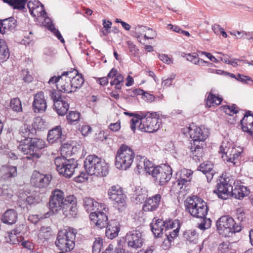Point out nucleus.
<instances>
[{
  "instance_id": "obj_1",
  "label": "nucleus",
  "mask_w": 253,
  "mask_h": 253,
  "mask_svg": "<svg viewBox=\"0 0 253 253\" xmlns=\"http://www.w3.org/2000/svg\"><path fill=\"white\" fill-rule=\"evenodd\" d=\"M19 133L22 139L18 141V149L23 154L27 155L28 160H35L41 158L45 147V142L42 139L36 137L37 131L28 128L27 126L20 127Z\"/></svg>"
},
{
  "instance_id": "obj_60",
  "label": "nucleus",
  "mask_w": 253,
  "mask_h": 253,
  "mask_svg": "<svg viewBox=\"0 0 253 253\" xmlns=\"http://www.w3.org/2000/svg\"><path fill=\"white\" fill-rule=\"evenodd\" d=\"M173 239L174 238H164L162 245L163 249L164 250L168 249L170 247L171 242Z\"/></svg>"
},
{
  "instance_id": "obj_39",
  "label": "nucleus",
  "mask_w": 253,
  "mask_h": 253,
  "mask_svg": "<svg viewBox=\"0 0 253 253\" xmlns=\"http://www.w3.org/2000/svg\"><path fill=\"white\" fill-rule=\"evenodd\" d=\"M123 83L124 77L121 74H119L117 76L110 81V84L112 86L115 85V88L117 90L122 88Z\"/></svg>"
},
{
  "instance_id": "obj_38",
  "label": "nucleus",
  "mask_w": 253,
  "mask_h": 253,
  "mask_svg": "<svg viewBox=\"0 0 253 253\" xmlns=\"http://www.w3.org/2000/svg\"><path fill=\"white\" fill-rule=\"evenodd\" d=\"M141 113L142 112H140V114L130 113L128 112H125L124 113L125 114H126V115L131 117H134V118L131 119L130 120V127L131 130L133 131V132H135L136 125L139 123V120L142 116Z\"/></svg>"
},
{
  "instance_id": "obj_31",
  "label": "nucleus",
  "mask_w": 253,
  "mask_h": 253,
  "mask_svg": "<svg viewBox=\"0 0 253 253\" xmlns=\"http://www.w3.org/2000/svg\"><path fill=\"white\" fill-rule=\"evenodd\" d=\"M164 229L165 222L162 219H158L154 224L151 225V230L155 237H160L161 235L163 234Z\"/></svg>"
},
{
  "instance_id": "obj_18",
  "label": "nucleus",
  "mask_w": 253,
  "mask_h": 253,
  "mask_svg": "<svg viewBox=\"0 0 253 253\" xmlns=\"http://www.w3.org/2000/svg\"><path fill=\"white\" fill-rule=\"evenodd\" d=\"M89 217L90 220L95 223L96 226L100 229L105 228L108 225V216L103 211H97L91 212Z\"/></svg>"
},
{
  "instance_id": "obj_57",
  "label": "nucleus",
  "mask_w": 253,
  "mask_h": 253,
  "mask_svg": "<svg viewBox=\"0 0 253 253\" xmlns=\"http://www.w3.org/2000/svg\"><path fill=\"white\" fill-rule=\"evenodd\" d=\"M193 171L190 169H184L181 171L180 175L186 179H189V181H191L192 179V175Z\"/></svg>"
},
{
  "instance_id": "obj_27",
  "label": "nucleus",
  "mask_w": 253,
  "mask_h": 253,
  "mask_svg": "<svg viewBox=\"0 0 253 253\" xmlns=\"http://www.w3.org/2000/svg\"><path fill=\"white\" fill-rule=\"evenodd\" d=\"M2 170L3 172L2 178L4 180H10L11 178H14L17 176V167L15 166H4L2 167Z\"/></svg>"
},
{
  "instance_id": "obj_52",
  "label": "nucleus",
  "mask_w": 253,
  "mask_h": 253,
  "mask_svg": "<svg viewBox=\"0 0 253 253\" xmlns=\"http://www.w3.org/2000/svg\"><path fill=\"white\" fill-rule=\"evenodd\" d=\"M41 236L43 237H48L51 236V229L50 227H42L41 228Z\"/></svg>"
},
{
  "instance_id": "obj_32",
  "label": "nucleus",
  "mask_w": 253,
  "mask_h": 253,
  "mask_svg": "<svg viewBox=\"0 0 253 253\" xmlns=\"http://www.w3.org/2000/svg\"><path fill=\"white\" fill-rule=\"evenodd\" d=\"M14 9L24 10L28 0H2Z\"/></svg>"
},
{
  "instance_id": "obj_34",
  "label": "nucleus",
  "mask_w": 253,
  "mask_h": 253,
  "mask_svg": "<svg viewBox=\"0 0 253 253\" xmlns=\"http://www.w3.org/2000/svg\"><path fill=\"white\" fill-rule=\"evenodd\" d=\"M9 56L10 53L8 46L4 42L0 41V63L6 61Z\"/></svg>"
},
{
  "instance_id": "obj_48",
  "label": "nucleus",
  "mask_w": 253,
  "mask_h": 253,
  "mask_svg": "<svg viewBox=\"0 0 253 253\" xmlns=\"http://www.w3.org/2000/svg\"><path fill=\"white\" fill-rule=\"evenodd\" d=\"M73 148L71 145L64 143L61 145L60 150L61 154H65L66 156L71 154V149Z\"/></svg>"
},
{
  "instance_id": "obj_13",
  "label": "nucleus",
  "mask_w": 253,
  "mask_h": 253,
  "mask_svg": "<svg viewBox=\"0 0 253 253\" xmlns=\"http://www.w3.org/2000/svg\"><path fill=\"white\" fill-rule=\"evenodd\" d=\"M51 180V176L50 175L44 174L35 170L32 174L31 182L36 187L44 188L49 185Z\"/></svg>"
},
{
  "instance_id": "obj_62",
  "label": "nucleus",
  "mask_w": 253,
  "mask_h": 253,
  "mask_svg": "<svg viewBox=\"0 0 253 253\" xmlns=\"http://www.w3.org/2000/svg\"><path fill=\"white\" fill-rule=\"evenodd\" d=\"M252 116L253 119V114H252V112L251 111H247L244 114V117L243 119L240 121V124L241 125H243V124H245V125H247L248 123L246 122L247 121V118H248L249 117Z\"/></svg>"
},
{
  "instance_id": "obj_9",
  "label": "nucleus",
  "mask_w": 253,
  "mask_h": 253,
  "mask_svg": "<svg viewBox=\"0 0 253 253\" xmlns=\"http://www.w3.org/2000/svg\"><path fill=\"white\" fill-rule=\"evenodd\" d=\"M77 204V199L74 195H70L65 197L64 194L62 207L63 214L69 218L76 217L78 214Z\"/></svg>"
},
{
  "instance_id": "obj_14",
  "label": "nucleus",
  "mask_w": 253,
  "mask_h": 253,
  "mask_svg": "<svg viewBox=\"0 0 253 253\" xmlns=\"http://www.w3.org/2000/svg\"><path fill=\"white\" fill-rule=\"evenodd\" d=\"M165 234L167 237H176L178 235L180 223L178 219H167L165 221Z\"/></svg>"
},
{
  "instance_id": "obj_8",
  "label": "nucleus",
  "mask_w": 253,
  "mask_h": 253,
  "mask_svg": "<svg viewBox=\"0 0 253 253\" xmlns=\"http://www.w3.org/2000/svg\"><path fill=\"white\" fill-rule=\"evenodd\" d=\"M108 195L109 199L114 202V206L120 211L125 210L126 206V196L120 186L117 185L111 186L108 191Z\"/></svg>"
},
{
  "instance_id": "obj_51",
  "label": "nucleus",
  "mask_w": 253,
  "mask_h": 253,
  "mask_svg": "<svg viewBox=\"0 0 253 253\" xmlns=\"http://www.w3.org/2000/svg\"><path fill=\"white\" fill-rule=\"evenodd\" d=\"M230 250V244L229 242H223L220 244L218 247V253H226Z\"/></svg>"
},
{
  "instance_id": "obj_33",
  "label": "nucleus",
  "mask_w": 253,
  "mask_h": 253,
  "mask_svg": "<svg viewBox=\"0 0 253 253\" xmlns=\"http://www.w3.org/2000/svg\"><path fill=\"white\" fill-rule=\"evenodd\" d=\"M77 234L76 229L67 226L59 231L57 237H75Z\"/></svg>"
},
{
  "instance_id": "obj_35",
  "label": "nucleus",
  "mask_w": 253,
  "mask_h": 253,
  "mask_svg": "<svg viewBox=\"0 0 253 253\" xmlns=\"http://www.w3.org/2000/svg\"><path fill=\"white\" fill-rule=\"evenodd\" d=\"M98 205V202L90 197H85L83 199V205L88 212L94 210Z\"/></svg>"
},
{
  "instance_id": "obj_11",
  "label": "nucleus",
  "mask_w": 253,
  "mask_h": 253,
  "mask_svg": "<svg viewBox=\"0 0 253 253\" xmlns=\"http://www.w3.org/2000/svg\"><path fill=\"white\" fill-rule=\"evenodd\" d=\"M234 224V219L229 215L220 217L216 222L217 230L222 237H230L232 226Z\"/></svg>"
},
{
  "instance_id": "obj_3",
  "label": "nucleus",
  "mask_w": 253,
  "mask_h": 253,
  "mask_svg": "<svg viewBox=\"0 0 253 253\" xmlns=\"http://www.w3.org/2000/svg\"><path fill=\"white\" fill-rule=\"evenodd\" d=\"M186 210L193 216L199 218H205L207 214L208 208L207 203L201 198L196 196L189 197L185 201ZM208 221L205 222L206 228L210 227L211 220L210 218L207 219Z\"/></svg>"
},
{
  "instance_id": "obj_63",
  "label": "nucleus",
  "mask_w": 253,
  "mask_h": 253,
  "mask_svg": "<svg viewBox=\"0 0 253 253\" xmlns=\"http://www.w3.org/2000/svg\"><path fill=\"white\" fill-rule=\"evenodd\" d=\"M142 98L144 99L145 100L149 101V102H152L154 101L155 100V96L149 93L146 92L144 91V93L142 94Z\"/></svg>"
},
{
  "instance_id": "obj_20",
  "label": "nucleus",
  "mask_w": 253,
  "mask_h": 253,
  "mask_svg": "<svg viewBox=\"0 0 253 253\" xmlns=\"http://www.w3.org/2000/svg\"><path fill=\"white\" fill-rule=\"evenodd\" d=\"M100 157L95 155H90L87 156L84 161V168L88 174L92 175L94 169L97 165Z\"/></svg>"
},
{
  "instance_id": "obj_15",
  "label": "nucleus",
  "mask_w": 253,
  "mask_h": 253,
  "mask_svg": "<svg viewBox=\"0 0 253 253\" xmlns=\"http://www.w3.org/2000/svg\"><path fill=\"white\" fill-rule=\"evenodd\" d=\"M72 73L73 72H64L61 74V80L58 84H56V87L58 89L57 91H59L60 93H71L74 92L71 82L72 76H66Z\"/></svg>"
},
{
  "instance_id": "obj_47",
  "label": "nucleus",
  "mask_w": 253,
  "mask_h": 253,
  "mask_svg": "<svg viewBox=\"0 0 253 253\" xmlns=\"http://www.w3.org/2000/svg\"><path fill=\"white\" fill-rule=\"evenodd\" d=\"M120 228L118 226L115 225L108 228L106 231V236L108 237L110 235L112 237H117L118 236V233Z\"/></svg>"
},
{
  "instance_id": "obj_41",
  "label": "nucleus",
  "mask_w": 253,
  "mask_h": 253,
  "mask_svg": "<svg viewBox=\"0 0 253 253\" xmlns=\"http://www.w3.org/2000/svg\"><path fill=\"white\" fill-rule=\"evenodd\" d=\"M127 241L129 247L134 249H137L142 246L143 241L142 238H129Z\"/></svg>"
},
{
  "instance_id": "obj_43",
  "label": "nucleus",
  "mask_w": 253,
  "mask_h": 253,
  "mask_svg": "<svg viewBox=\"0 0 253 253\" xmlns=\"http://www.w3.org/2000/svg\"><path fill=\"white\" fill-rule=\"evenodd\" d=\"M191 181H189V179H186L185 177H183L180 175L179 178L176 180V183L177 186L179 187L180 189H183V190L187 191V189L186 188L189 184H190Z\"/></svg>"
},
{
  "instance_id": "obj_4",
  "label": "nucleus",
  "mask_w": 253,
  "mask_h": 253,
  "mask_svg": "<svg viewBox=\"0 0 253 253\" xmlns=\"http://www.w3.org/2000/svg\"><path fill=\"white\" fill-rule=\"evenodd\" d=\"M135 153L129 146L122 144L118 150L115 157V166L120 169L126 170L132 165Z\"/></svg>"
},
{
  "instance_id": "obj_50",
  "label": "nucleus",
  "mask_w": 253,
  "mask_h": 253,
  "mask_svg": "<svg viewBox=\"0 0 253 253\" xmlns=\"http://www.w3.org/2000/svg\"><path fill=\"white\" fill-rule=\"evenodd\" d=\"M224 109H225V113L229 115H231L230 114L231 113L236 114L239 112L238 110L236 109V105L234 104H232L231 106H225Z\"/></svg>"
},
{
  "instance_id": "obj_36",
  "label": "nucleus",
  "mask_w": 253,
  "mask_h": 253,
  "mask_svg": "<svg viewBox=\"0 0 253 253\" xmlns=\"http://www.w3.org/2000/svg\"><path fill=\"white\" fill-rule=\"evenodd\" d=\"M3 22V29L9 30H13L17 26V22L13 17H10L2 20Z\"/></svg>"
},
{
  "instance_id": "obj_23",
  "label": "nucleus",
  "mask_w": 253,
  "mask_h": 253,
  "mask_svg": "<svg viewBox=\"0 0 253 253\" xmlns=\"http://www.w3.org/2000/svg\"><path fill=\"white\" fill-rule=\"evenodd\" d=\"M62 131L61 126H57L51 130H49L47 139L49 142L53 143L54 142H61Z\"/></svg>"
},
{
  "instance_id": "obj_7",
  "label": "nucleus",
  "mask_w": 253,
  "mask_h": 253,
  "mask_svg": "<svg viewBox=\"0 0 253 253\" xmlns=\"http://www.w3.org/2000/svg\"><path fill=\"white\" fill-rule=\"evenodd\" d=\"M54 163L57 171L66 178H70L78 167L76 160L73 158L68 159L65 156L56 157Z\"/></svg>"
},
{
  "instance_id": "obj_53",
  "label": "nucleus",
  "mask_w": 253,
  "mask_h": 253,
  "mask_svg": "<svg viewBox=\"0 0 253 253\" xmlns=\"http://www.w3.org/2000/svg\"><path fill=\"white\" fill-rule=\"evenodd\" d=\"M143 236L142 233L140 232L139 229H135L130 231L126 234V237H142Z\"/></svg>"
},
{
  "instance_id": "obj_24",
  "label": "nucleus",
  "mask_w": 253,
  "mask_h": 253,
  "mask_svg": "<svg viewBox=\"0 0 253 253\" xmlns=\"http://www.w3.org/2000/svg\"><path fill=\"white\" fill-rule=\"evenodd\" d=\"M55 244L62 251H70L75 247V242L69 238H57Z\"/></svg>"
},
{
  "instance_id": "obj_5",
  "label": "nucleus",
  "mask_w": 253,
  "mask_h": 253,
  "mask_svg": "<svg viewBox=\"0 0 253 253\" xmlns=\"http://www.w3.org/2000/svg\"><path fill=\"white\" fill-rule=\"evenodd\" d=\"M150 171L149 175L154 178L155 184L160 186L166 185L170 180L172 174L171 168L165 164L158 166L154 164Z\"/></svg>"
},
{
  "instance_id": "obj_46",
  "label": "nucleus",
  "mask_w": 253,
  "mask_h": 253,
  "mask_svg": "<svg viewBox=\"0 0 253 253\" xmlns=\"http://www.w3.org/2000/svg\"><path fill=\"white\" fill-rule=\"evenodd\" d=\"M102 244V238H96L92 246V253H99L101 251Z\"/></svg>"
},
{
  "instance_id": "obj_45",
  "label": "nucleus",
  "mask_w": 253,
  "mask_h": 253,
  "mask_svg": "<svg viewBox=\"0 0 253 253\" xmlns=\"http://www.w3.org/2000/svg\"><path fill=\"white\" fill-rule=\"evenodd\" d=\"M80 116V114L79 113H77L75 111H71L69 112V114L67 115V119L69 123L72 124L74 122L79 121Z\"/></svg>"
},
{
  "instance_id": "obj_64",
  "label": "nucleus",
  "mask_w": 253,
  "mask_h": 253,
  "mask_svg": "<svg viewBox=\"0 0 253 253\" xmlns=\"http://www.w3.org/2000/svg\"><path fill=\"white\" fill-rule=\"evenodd\" d=\"M61 75L60 76H54L53 77H51L48 82V83L49 84H58L60 80H61Z\"/></svg>"
},
{
  "instance_id": "obj_2",
  "label": "nucleus",
  "mask_w": 253,
  "mask_h": 253,
  "mask_svg": "<svg viewBox=\"0 0 253 253\" xmlns=\"http://www.w3.org/2000/svg\"><path fill=\"white\" fill-rule=\"evenodd\" d=\"M186 132L191 138L190 156L196 162L200 161L204 154L203 147L209 135V130L204 126H197L192 124L186 128Z\"/></svg>"
},
{
  "instance_id": "obj_37",
  "label": "nucleus",
  "mask_w": 253,
  "mask_h": 253,
  "mask_svg": "<svg viewBox=\"0 0 253 253\" xmlns=\"http://www.w3.org/2000/svg\"><path fill=\"white\" fill-rule=\"evenodd\" d=\"M45 121L40 117H36L34 119V123L32 126H30L27 125H24L23 126H27L28 128L35 129L37 131V129H43L45 127Z\"/></svg>"
},
{
  "instance_id": "obj_61",
  "label": "nucleus",
  "mask_w": 253,
  "mask_h": 253,
  "mask_svg": "<svg viewBox=\"0 0 253 253\" xmlns=\"http://www.w3.org/2000/svg\"><path fill=\"white\" fill-rule=\"evenodd\" d=\"M87 178V174L86 173L81 172L79 175L75 177V180L77 182H83Z\"/></svg>"
},
{
  "instance_id": "obj_26",
  "label": "nucleus",
  "mask_w": 253,
  "mask_h": 253,
  "mask_svg": "<svg viewBox=\"0 0 253 253\" xmlns=\"http://www.w3.org/2000/svg\"><path fill=\"white\" fill-rule=\"evenodd\" d=\"M154 164L149 160L146 159L144 157H141V160L137 163L135 170L138 173L141 172V170L144 169L146 172L149 175L150 171L152 169Z\"/></svg>"
},
{
  "instance_id": "obj_22",
  "label": "nucleus",
  "mask_w": 253,
  "mask_h": 253,
  "mask_svg": "<svg viewBox=\"0 0 253 253\" xmlns=\"http://www.w3.org/2000/svg\"><path fill=\"white\" fill-rule=\"evenodd\" d=\"M197 170L202 171L206 175L208 182L211 180L215 173V171L213 170V165L209 161H207L202 163L198 167Z\"/></svg>"
},
{
  "instance_id": "obj_40",
  "label": "nucleus",
  "mask_w": 253,
  "mask_h": 253,
  "mask_svg": "<svg viewBox=\"0 0 253 253\" xmlns=\"http://www.w3.org/2000/svg\"><path fill=\"white\" fill-rule=\"evenodd\" d=\"M186 59L195 65H202L203 59L198 57L199 55L195 52L185 54Z\"/></svg>"
},
{
  "instance_id": "obj_58",
  "label": "nucleus",
  "mask_w": 253,
  "mask_h": 253,
  "mask_svg": "<svg viewBox=\"0 0 253 253\" xmlns=\"http://www.w3.org/2000/svg\"><path fill=\"white\" fill-rule=\"evenodd\" d=\"M220 151L223 154H225L226 155H227V154H229L230 156V154H235L236 152H237V149L234 148L232 147V148H228L226 150V148L224 149L222 147V146H221L220 147Z\"/></svg>"
},
{
  "instance_id": "obj_28",
  "label": "nucleus",
  "mask_w": 253,
  "mask_h": 253,
  "mask_svg": "<svg viewBox=\"0 0 253 253\" xmlns=\"http://www.w3.org/2000/svg\"><path fill=\"white\" fill-rule=\"evenodd\" d=\"M26 196L25 202L27 209H28L29 206H35L42 201V198L39 193L33 192L29 193V195H26Z\"/></svg>"
},
{
  "instance_id": "obj_42",
  "label": "nucleus",
  "mask_w": 253,
  "mask_h": 253,
  "mask_svg": "<svg viewBox=\"0 0 253 253\" xmlns=\"http://www.w3.org/2000/svg\"><path fill=\"white\" fill-rule=\"evenodd\" d=\"M10 106L11 108L16 112H20L22 111L21 102L18 97L11 99Z\"/></svg>"
},
{
  "instance_id": "obj_54",
  "label": "nucleus",
  "mask_w": 253,
  "mask_h": 253,
  "mask_svg": "<svg viewBox=\"0 0 253 253\" xmlns=\"http://www.w3.org/2000/svg\"><path fill=\"white\" fill-rule=\"evenodd\" d=\"M241 125L243 131L247 132L251 136H253V121L249 124L250 128H249L247 125H245V124H243V125Z\"/></svg>"
},
{
  "instance_id": "obj_10",
  "label": "nucleus",
  "mask_w": 253,
  "mask_h": 253,
  "mask_svg": "<svg viewBox=\"0 0 253 253\" xmlns=\"http://www.w3.org/2000/svg\"><path fill=\"white\" fill-rule=\"evenodd\" d=\"M50 96L53 101V109L59 116H64L69 108V104L67 101L62 99L61 93L59 91L53 90L50 92Z\"/></svg>"
},
{
  "instance_id": "obj_55",
  "label": "nucleus",
  "mask_w": 253,
  "mask_h": 253,
  "mask_svg": "<svg viewBox=\"0 0 253 253\" xmlns=\"http://www.w3.org/2000/svg\"><path fill=\"white\" fill-rule=\"evenodd\" d=\"M141 193L138 192L136 191V200L139 202H142V201H144L145 199L148 198L147 197V195L145 190L142 191V189H141Z\"/></svg>"
},
{
  "instance_id": "obj_30",
  "label": "nucleus",
  "mask_w": 253,
  "mask_h": 253,
  "mask_svg": "<svg viewBox=\"0 0 253 253\" xmlns=\"http://www.w3.org/2000/svg\"><path fill=\"white\" fill-rule=\"evenodd\" d=\"M75 77H73L71 79L72 87L74 92H76L78 89H80L84 83V80L81 74H79L77 70H75Z\"/></svg>"
},
{
  "instance_id": "obj_6",
  "label": "nucleus",
  "mask_w": 253,
  "mask_h": 253,
  "mask_svg": "<svg viewBox=\"0 0 253 253\" xmlns=\"http://www.w3.org/2000/svg\"><path fill=\"white\" fill-rule=\"evenodd\" d=\"M142 116L138 126V129L141 131L152 133L159 129L158 125L159 114L157 112L141 113Z\"/></svg>"
},
{
  "instance_id": "obj_17",
  "label": "nucleus",
  "mask_w": 253,
  "mask_h": 253,
  "mask_svg": "<svg viewBox=\"0 0 253 253\" xmlns=\"http://www.w3.org/2000/svg\"><path fill=\"white\" fill-rule=\"evenodd\" d=\"M32 107L35 113H42L45 112L47 104L43 92H40L34 95Z\"/></svg>"
},
{
  "instance_id": "obj_44",
  "label": "nucleus",
  "mask_w": 253,
  "mask_h": 253,
  "mask_svg": "<svg viewBox=\"0 0 253 253\" xmlns=\"http://www.w3.org/2000/svg\"><path fill=\"white\" fill-rule=\"evenodd\" d=\"M22 80L26 83H30L33 80V77L27 69H23L20 73Z\"/></svg>"
},
{
  "instance_id": "obj_12",
  "label": "nucleus",
  "mask_w": 253,
  "mask_h": 253,
  "mask_svg": "<svg viewBox=\"0 0 253 253\" xmlns=\"http://www.w3.org/2000/svg\"><path fill=\"white\" fill-rule=\"evenodd\" d=\"M64 192L59 189H54L51 193L48 202L49 208L53 213L62 211Z\"/></svg>"
},
{
  "instance_id": "obj_49",
  "label": "nucleus",
  "mask_w": 253,
  "mask_h": 253,
  "mask_svg": "<svg viewBox=\"0 0 253 253\" xmlns=\"http://www.w3.org/2000/svg\"><path fill=\"white\" fill-rule=\"evenodd\" d=\"M236 80L238 81L242 82L244 84H250L248 81L251 82L253 84V80L252 78L248 76L238 74Z\"/></svg>"
},
{
  "instance_id": "obj_29",
  "label": "nucleus",
  "mask_w": 253,
  "mask_h": 253,
  "mask_svg": "<svg viewBox=\"0 0 253 253\" xmlns=\"http://www.w3.org/2000/svg\"><path fill=\"white\" fill-rule=\"evenodd\" d=\"M247 188L244 186H236L234 189L232 186L229 196L237 199H241L247 194Z\"/></svg>"
},
{
  "instance_id": "obj_16",
  "label": "nucleus",
  "mask_w": 253,
  "mask_h": 253,
  "mask_svg": "<svg viewBox=\"0 0 253 253\" xmlns=\"http://www.w3.org/2000/svg\"><path fill=\"white\" fill-rule=\"evenodd\" d=\"M231 189L232 185L228 183L226 178H224L222 181L220 180V182L217 184L213 192L216 193L219 198L226 199L229 196Z\"/></svg>"
},
{
  "instance_id": "obj_21",
  "label": "nucleus",
  "mask_w": 253,
  "mask_h": 253,
  "mask_svg": "<svg viewBox=\"0 0 253 253\" xmlns=\"http://www.w3.org/2000/svg\"><path fill=\"white\" fill-rule=\"evenodd\" d=\"M98 161L97 165L94 169L92 175L99 177L106 176L109 172L108 164L101 158H100Z\"/></svg>"
},
{
  "instance_id": "obj_19",
  "label": "nucleus",
  "mask_w": 253,
  "mask_h": 253,
  "mask_svg": "<svg viewBox=\"0 0 253 253\" xmlns=\"http://www.w3.org/2000/svg\"><path fill=\"white\" fill-rule=\"evenodd\" d=\"M161 200V196L159 194H156L151 197L146 198L143 206L144 211H153L159 207Z\"/></svg>"
},
{
  "instance_id": "obj_56",
  "label": "nucleus",
  "mask_w": 253,
  "mask_h": 253,
  "mask_svg": "<svg viewBox=\"0 0 253 253\" xmlns=\"http://www.w3.org/2000/svg\"><path fill=\"white\" fill-rule=\"evenodd\" d=\"M215 95L210 92L207 98L206 105L209 107L213 106L214 102L216 101L215 100Z\"/></svg>"
},
{
  "instance_id": "obj_25",
  "label": "nucleus",
  "mask_w": 253,
  "mask_h": 253,
  "mask_svg": "<svg viewBox=\"0 0 253 253\" xmlns=\"http://www.w3.org/2000/svg\"><path fill=\"white\" fill-rule=\"evenodd\" d=\"M17 216L18 214L15 210L8 209L2 215L1 220L4 224L11 225L16 222Z\"/></svg>"
},
{
  "instance_id": "obj_59",
  "label": "nucleus",
  "mask_w": 253,
  "mask_h": 253,
  "mask_svg": "<svg viewBox=\"0 0 253 253\" xmlns=\"http://www.w3.org/2000/svg\"><path fill=\"white\" fill-rule=\"evenodd\" d=\"M92 128L88 125L83 126L81 128V132L83 135L86 136L91 132Z\"/></svg>"
}]
</instances>
